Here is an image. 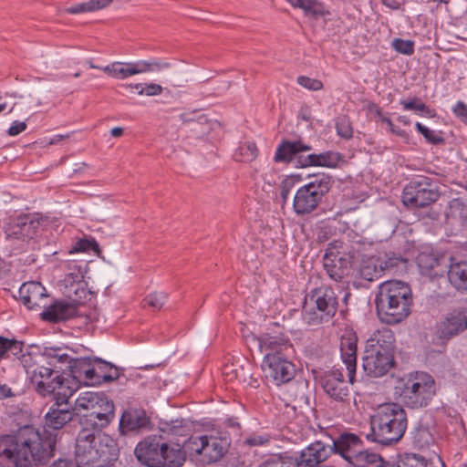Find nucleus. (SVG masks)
<instances>
[{"label":"nucleus","instance_id":"6e6d98bb","mask_svg":"<svg viewBox=\"0 0 467 467\" xmlns=\"http://www.w3.org/2000/svg\"><path fill=\"white\" fill-rule=\"evenodd\" d=\"M294 181L290 178H286L281 182L279 190L283 205H285L287 202L289 194L291 192L292 188L294 187Z\"/></svg>","mask_w":467,"mask_h":467},{"label":"nucleus","instance_id":"338daca9","mask_svg":"<svg viewBox=\"0 0 467 467\" xmlns=\"http://www.w3.org/2000/svg\"><path fill=\"white\" fill-rule=\"evenodd\" d=\"M0 393L5 398H10L14 396L11 388L5 384L0 386Z\"/></svg>","mask_w":467,"mask_h":467},{"label":"nucleus","instance_id":"49530a36","mask_svg":"<svg viewBox=\"0 0 467 467\" xmlns=\"http://www.w3.org/2000/svg\"><path fill=\"white\" fill-rule=\"evenodd\" d=\"M125 88H134L138 91L139 95H146V96H158L162 93V87L156 83H149L143 86L140 83L123 85Z\"/></svg>","mask_w":467,"mask_h":467},{"label":"nucleus","instance_id":"473e14b6","mask_svg":"<svg viewBox=\"0 0 467 467\" xmlns=\"http://www.w3.org/2000/svg\"><path fill=\"white\" fill-rule=\"evenodd\" d=\"M383 463L384 461L379 454L363 450V446L348 462L352 467H382Z\"/></svg>","mask_w":467,"mask_h":467},{"label":"nucleus","instance_id":"5701e85b","mask_svg":"<svg viewBox=\"0 0 467 467\" xmlns=\"http://www.w3.org/2000/svg\"><path fill=\"white\" fill-rule=\"evenodd\" d=\"M54 404L45 416L46 426L53 430H59L72 420L73 412L68 406V400H62L61 395L53 397Z\"/></svg>","mask_w":467,"mask_h":467},{"label":"nucleus","instance_id":"052dcab7","mask_svg":"<svg viewBox=\"0 0 467 467\" xmlns=\"http://www.w3.org/2000/svg\"><path fill=\"white\" fill-rule=\"evenodd\" d=\"M66 13L68 14H81L87 12H92L89 2L76 4L65 9Z\"/></svg>","mask_w":467,"mask_h":467},{"label":"nucleus","instance_id":"9d476101","mask_svg":"<svg viewBox=\"0 0 467 467\" xmlns=\"http://www.w3.org/2000/svg\"><path fill=\"white\" fill-rule=\"evenodd\" d=\"M308 179L294 196L293 210L297 216L310 215L317 211L335 184L333 176L325 172L310 175Z\"/></svg>","mask_w":467,"mask_h":467},{"label":"nucleus","instance_id":"cd10ccee","mask_svg":"<svg viewBox=\"0 0 467 467\" xmlns=\"http://www.w3.org/2000/svg\"><path fill=\"white\" fill-rule=\"evenodd\" d=\"M150 424V419L143 410L130 409L123 412L119 420V431L123 434L139 432Z\"/></svg>","mask_w":467,"mask_h":467},{"label":"nucleus","instance_id":"4d7b16f0","mask_svg":"<svg viewBox=\"0 0 467 467\" xmlns=\"http://www.w3.org/2000/svg\"><path fill=\"white\" fill-rule=\"evenodd\" d=\"M271 437L269 434L264 435H251L245 439L244 443L249 446H263L270 442Z\"/></svg>","mask_w":467,"mask_h":467},{"label":"nucleus","instance_id":"bb28decb","mask_svg":"<svg viewBox=\"0 0 467 467\" xmlns=\"http://www.w3.org/2000/svg\"><path fill=\"white\" fill-rule=\"evenodd\" d=\"M362 445L360 438L354 433H342L329 444L332 453L339 454L348 462Z\"/></svg>","mask_w":467,"mask_h":467},{"label":"nucleus","instance_id":"a18cd8bd","mask_svg":"<svg viewBox=\"0 0 467 467\" xmlns=\"http://www.w3.org/2000/svg\"><path fill=\"white\" fill-rule=\"evenodd\" d=\"M396 467H427V461L419 454L405 453L399 459Z\"/></svg>","mask_w":467,"mask_h":467},{"label":"nucleus","instance_id":"1a4fd4ad","mask_svg":"<svg viewBox=\"0 0 467 467\" xmlns=\"http://www.w3.org/2000/svg\"><path fill=\"white\" fill-rule=\"evenodd\" d=\"M394 394L410 409H420L429 405L435 395V381L425 372H411L400 378Z\"/></svg>","mask_w":467,"mask_h":467},{"label":"nucleus","instance_id":"4c0bfd02","mask_svg":"<svg viewBox=\"0 0 467 467\" xmlns=\"http://www.w3.org/2000/svg\"><path fill=\"white\" fill-rule=\"evenodd\" d=\"M450 214L458 221L462 231L467 234V203L460 199H453L450 202Z\"/></svg>","mask_w":467,"mask_h":467},{"label":"nucleus","instance_id":"dca6fc26","mask_svg":"<svg viewBox=\"0 0 467 467\" xmlns=\"http://www.w3.org/2000/svg\"><path fill=\"white\" fill-rule=\"evenodd\" d=\"M72 352L68 348L64 347H46L42 352V358L46 360L49 368L58 370L59 374L68 372L76 380L77 368L80 358H75L69 354Z\"/></svg>","mask_w":467,"mask_h":467},{"label":"nucleus","instance_id":"2eb2a0df","mask_svg":"<svg viewBox=\"0 0 467 467\" xmlns=\"http://www.w3.org/2000/svg\"><path fill=\"white\" fill-rule=\"evenodd\" d=\"M402 202L409 208H424L440 198L436 183L426 176L413 178L403 189Z\"/></svg>","mask_w":467,"mask_h":467},{"label":"nucleus","instance_id":"603ef678","mask_svg":"<svg viewBox=\"0 0 467 467\" xmlns=\"http://www.w3.org/2000/svg\"><path fill=\"white\" fill-rule=\"evenodd\" d=\"M405 262L400 254H396L394 253L386 254L385 258H380V263H382L383 272L386 269H393L398 267L401 263Z\"/></svg>","mask_w":467,"mask_h":467},{"label":"nucleus","instance_id":"f257e3e1","mask_svg":"<svg viewBox=\"0 0 467 467\" xmlns=\"http://www.w3.org/2000/svg\"><path fill=\"white\" fill-rule=\"evenodd\" d=\"M57 434L30 425L13 434L0 435V467H36L54 456Z\"/></svg>","mask_w":467,"mask_h":467},{"label":"nucleus","instance_id":"13d9d810","mask_svg":"<svg viewBox=\"0 0 467 467\" xmlns=\"http://www.w3.org/2000/svg\"><path fill=\"white\" fill-rule=\"evenodd\" d=\"M452 112L456 118L467 124V105L463 101H458L452 108Z\"/></svg>","mask_w":467,"mask_h":467},{"label":"nucleus","instance_id":"f704fd0d","mask_svg":"<svg viewBox=\"0 0 467 467\" xmlns=\"http://www.w3.org/2000/svg\"><path fill=\"white\" fill-rule=\"evenodd\" d=\"M294 8L302 9L306 16L315 18L323 17L328 14L323 3L318 0H286Z\"/></svg>","mask_w":467,"mask_h":467},{"label":"nucleus","instance_id":"a878e982","mask_svg":"<svg viewBox=\"0 0 467 467\" xmlns=\"http://www.w3.org/2000/svg\"><path fill=\"white\" fill-rule=\"evenodd\" d=\"M467 328V308L450 313L438 328L441 339H449Z\"/></svg>","mask_w":467,"mask_h":467},{"label":"nucleus","instance_id":"0eeeda50","mask_svg":"<svg viewBox=\"0 0 467 467\" xmlns=\"http://www.w3.org/2000/svg\"><path fill=\"white\" fill-rule=\"evenodd\" d=\"M396 337L389 327L374 331L366 341L363 368L373 378L385 376L395 362Z\"/></svg>","mask_w":467,"mask_h":467},{"label":"nucleus","instance_id":"ea45409f","mask_svg":"<svg viewBox=\"0 0 467 467\" xmlns=\"http://www.w3.org/2000/svg\"><path fill=\"white\" fill-rule=\"evenodd\" d=\"M258 155V148L253 141L241 143L234 153V159L240 162H251Z\"/></svg>","mask_w":467,"mask_h":467},{"label":"nucleus","instance_id":"b1692460","mask_svg":"<svg viewBox=\"0 0 467 467\" xmlns=\"http://www.w3.org/2000/svg\"><path fill=\"white\" fill-rule=\"evenodd\" d=\"M23 305L30 310L45 308L43 301L47 297L46 288L39 282L24 283L18 291Z\"/></svg>","mask_w":467,"mask_h":467},{"label":"nucleus","instance_id":"4468645a","mask_svg":"<svg viewBox=\"0 0 467 467\" xmlns=\"http://www.w3.org/2000/svg\"><path fill=\"white\" fill-rule=\"evenodd\" d=\"M104 405V412H89L80 419L81 426H97L104 428L109 424L114 418L115 406L112 400L100 392L88 391L81 393L75 401V409L92 410L98 405Z\"/></svg>","mask_w":467,"mask_h":467},{"label":"nucleus","instance_id":"7ed1b4c3","mask_svg":"<svg viewBox=\"0 0 467 467\" xmlns=\"http://www.w3.org/2000/svg\"><path fill=\"white\" fill-rule=\"evenodd\" d=\"M97 426H82L76 439L78 467H108L119 458L116 441Z\"/></svg>","mask_w":467,"mask_h":467},{"label":"nucleus","instance_id":"c756f323","mask_svg":"<svg viewBox=\"0 0 467 467\" xmlns=\"http://www.w3.org/2000/svg\"><path fill=\"white\" fill-rule=\"evenodd\" d=\"M77 316V306L75 304L66 301H56L52 305L45 307L41 313L42 320L51 323H58L70 319Z\"/></svg>","mask_w":467,"mask_h":467},{"label":"nucleus","instance_id":"412c9836","mask_svg":"<svg viewBox=\"0 0 467 467\" xmlns=\"http://www.w3.org/2000/svg\"><path fill=\"white\" fill-rule=\"evenodd\" d=\"M417 265L423 275L431 277L442 276L448 274L450 265L447 257L433 252H420L417 258Z\"/></svg>","mask_w":467,"mask_h":467},{"label":"nucleus","instance_id":"9b49d317","mask_svg":"<svg viewBox=\"0 0 467 467\" xmlns=\"http://www.w3.org/2000/svg\"><path fill=\"white\" fill-rule=\"evenodd\" d=\"M338 308V296L327 285L312 289L306 297L303 317L306 324L317 326L327 323L336 316Z\"/></svg>","mask_w":467,"mask_h":467},{"label":"nucleus","instance_id":"680f3d73","mask_svg":"<svg viewBox=\"0 0 467 467\" xmlns=\"http://www.w3.org/2000/svg\"><path fill=\"white\" fill-rule=\"evenodd\" d=\"M26 129V123L24 121L15 120L9 127L7 133L9 136H16Z\"/></svg>","mask_w":467,"mask_h":467},{"label":"nucleus","instance_id":"864d4df0","mask_svg":"<svg viewBox=\"0 0 467 467\" xmlns=\"http://www.w3.org/2000/svg\"><path fill=\"white\" fill-rule=\"evenodd\" d=\"M297 83L300 86L313 91L321 90L323 88L322 81L316 78H311L306 76H299L297 78Z\"/></svg>","mask_w":467,"mask_h":467},{"label":"nucleus","instance_id":"58836bf2","mask_svg":"<svg viewBox=\"0 0 467 467\" xmlns=\"http://www.w3.org/2000/svg\"><path fill=\"white\" fill-rule=\"evenodd\" d=\"M67 271L61 286L84 280V265L77 261H68L65 264Z\"/></svg>","mask_w":467,"mask_h":467},{"label":"nucleus","instance_id":"37998d69","mask_svg":"<svg viewBox=\"0 0 467 467\" xmlns=\"http://www.w3.org/2000/svg\"><path fill=\"white\" fill-rule=\"evenodd\" d=\"M42 358V353L40 355L33 354L26 351L25 355L19 357V362L23 366L27 375V379L32 376V370L42 366L40 364Z\"/></svg>","mask_w":467,"mask_h":467},{"label":"nucleus","instance_id":"7c9ffc66","mask_svg":"<svg viewBox=\"0 0 467 467\" xmlns=\"http://www.w3.org/2000/svg\"><path fill=\"white\" fill-rule=\"evenodd\" d=\"M62 291L76 306L84 305L94 298V293L88 288V283L85 280L64 285Z\"/></svg>","mask_w":467,"mask_h":467},{"label":"nucleus","instance_id":"393cba45","mask_svg":"<svg viewBox=\"0 0 467 467\" xmlns=\"http://www.w3.org/2000/svg\"><path fill=\"white\" fill-rule=\"evenodd\" d=\"M343 161L341 153L327 150L320 153H310L298 157V168L326 167L335 169Z\"/></svg>","mask_w":467,"mask_h":467},{"label":"nucleus","instance_id":"0e129e2a","mask_svg":"<svg viewBox=\"0 0 467 467\" xmlns=\"http://www.w3.org/2000/svg\"><path fill=\"white\" fill-rule=\"evenodd\" d=\"M113 0H89L92 12L107 7Z\"/></svg>","mask_w":467,"mask_h":467},{"label":"nucleus","instance_id":"2f4dec72","mask_svg":"<svg viewBox=\"0 0 467 467\" xmlns=\"http://www.w3.org/2000/svg\"><path fill=\"white\" fill-rule=\"evenodd\" d=\"M383 275L380 257H369L361 261L358 268V275L367 281L372 282Z\"/></svg>","mask_w":467,"mask_h":467},{"label":"nucleus","instance_id":"aec40b11","mask_svg":"<svg viewBox=\"0 0 467 467\" xmlns=\"http://www.w3.org/2000/svg\"><path fill=\"white\" fill-rule=\"evenodd\" d=\"M323 266L329 278L340 282L349 275L352 263L350 257L327 248L323 257Z\"/></svg>","mask_w":467,"mask_h":467},{"label":"nucleus","instance_id":"f3484780","mask_svg":"<svg viewBox=\"0 0 467 467\" xmlns=\"http://www.w3.org/2000/svg\"><path fill=\"white\" fill-rule=\"evenodd\" d=\"M332 454L329 443L316 441L302 450L299 453L290 455L295 467H321Z\"/></svg>","mask_w":467,"mask_h":467},{"label":"nucleus","instance_id":"f03ea898","mask_svg":"<svg viewBox=\"0 0 467 467\" xmlns=\"http://www.w3.org/2000/svg\"><path fill=\"white\" fill-rule=\"evenodd\" d=\"M257 340L265 354L263 369L266 380L278 387L290 382L296 375V366L289 360L295 352L290 339L283 333L265 332Z\"/></svg>","mask_w":467,"mask_h":467},{"label":"nucleus","instance_id":"423d86ee","mask_svg":"<svg viewBox=\"0 0 467 467\" xmlns=\"http://www.w3.org/2000/svg\"><path fill=\"white\" fill-rule=\"evenodd\" d=\"M408 428V416L402 405L388 402L378 406L370 419L368 440L389 446L400 441Z\"/></svg>","mask_w":467,"mask_h":467},{"label":"nucleus","instance_id":"c03bdc74","mask_svg":"<svg viewBox=\"0 0 467 467\" xmlns=\"http://www.w3.org/2000/svg\"><path fill=\"white\" fill-rule=\"evenodd\" d=\"M415 129L424 137L426 141L430 144L440 145L445 142V140L442 136V132L441 130L436 131L431 130L428 127L422 125L420 122L415 123Z\"/></svg>","mask_w":467,"mask_h":467},{"label":"nucleus","instance_id":"5fc2aeb1","mask_svg":"<svg viewBox=\"0 0 467 467\" xmlns=\"http://www.w3.org/2000/svg\"><path fill=\"white\" fill-rule=\"evenodd\" d=\"M382 123H385L388 128H389V130L390 133L403 139V140L408 143L409 140H410V134L405 131L404 130H401L398 127H396L392 120L389 118V117H382V120H381Z\"/></svg>","mask_w":467,"mask_h":467},{"label":"nucleus","instance_id":"20e7f679","mask_svg":"<svg viewBox=\"0 0 467 467\" xmlns=\"http://www.w3.org/2000/svg\"><path fill=\"white\" fill-rule=\"evenodd\" d=\"M375 306L377 316L382 323H401L411 313L413 296L410 286L399 280L381 283L376 294Z\"/></svg>","mask_w":467,"mask_h":467},{"label":"nucleus","instance_id":"e2e57ef3","mask_svg":"<svg viewBox=\"0 0 467 467\" xmlns=\"http://www.w3.org/2000/svg\"><path fill=\"white\" fill-rule=\"evenodd\" d=\"M10 348V339L0 336V359L8 357V349Z\"/></svg>","mask_w":467,"mask_h":467},{"label":"nucleus","instance_id":"bf43d9fd","mask_svg":"<svg viewBox=\"0 0 467 467\" xmlns=\"http://www.w3.org/2000/svg\"><path fill=\"white\" fill-rule=\"evenodd\" d=\"M8 352H11L12 355L19 360V357L26 353L24 351V342L14 338L10 339V348L8 349Z\"/></svg>","mask_w":467,"mask_h":467},{"label":"nucleus","instance_id":"4be33fe9","mask_svg":"<svg viewBox=\"0 0 467 467\" xmlns=\"http://www.w3.org/2000/svg\"><path fill=\"white\" fill-rule=\"evenodd\" d=\"M312 146L305 143L302 140H283L276 148L274 161L282 163H291L296 161V166L298 168V157L304 156L302 153L310 151Z\"/></svg>","mask_w":467,"mask_h":467},{"label":"nucleus","instance_id":"69168bd1","mask_svg":"<svg viewBox=\"0 0 467 467\" xmlns=\"http://www.w3.org/2000/svg\"><path fill=\"white\" fill-rule=\"evenodd\" d=\"M419 101H420V99L418 98L414 97L409 100L401 99L400 101V105H402L403 109L406 110H412V109L416 110Z\"/></svg>","mask_w":467,"mask_h":467},{"label":"nucleus","instance_id":"774afa93","mask_svg":"<svg viewBox=\"0 0 467 467\" xmlns=\"http://www.w3.org/2000/svg\"><path fill=\"white\" fill-rule=\"evenodd\" d=\"M50 467H73L72 463L66 460H57Z\"/></svg>","mask_w":467,"mask_h":467},{"label":"nucleus","instance_id":"3c124183","mask_svg":"<svg viewBox=\"0 0 467 467\" xmlns=\"http://www.w3.org/2000/svg\"><path fill=\"white\" fill-rule=\"evenodd\" d=\"M337 133L339 137L346 140L351 139L353 136V129L350 121L346 118H341L336 122Z\"/></svg>","mask_w":467,"mask_h":467},{"label":"nucleus","instance_id":"f8f14e48","mask_svg":"<svg viewBox=\"0 0 467 467\" xmlns=\"http://www.w3.org/2000/svg\"><path fill=\"white\" fill-rule=\"evenodd\" d=\"M29 387L39 396L61 395V400L70 399L76 391V388L69 385L68 379L58 373L57 369L42 365L32 370V376L28 378Z\"/></svg>","mask_w":467,"mask_h":467},{"label":"nucleus","instance_id":"e433bc0d","mask_svg":"<svg viewBox=\"0 0 467 467\" xmlns=\"http://www.w3.org/2000/svg\"><path fill=\"white\" fill-rule=\"evenodd\" d=\"M171 63L159 58H150L149 60L135 61L137 74L147 72H159L171 67Z\"/></svg>","mask_w":467,"mask_h":467},{"label":"nucleus","instance_id":"a19ab883","mask_svg":"<svg viewBox=\"0 0 467 467\" xmlns=\"http://www.w3.org/2000/svg\"><path fill=\"white\" fill-rule=\"evenodd\" d=\"M255 467H295L290 460V454H272L258 462Z\"/></svg>","mask_w":467,"mask_h":467},{"label":"nucleus","instance_id":"a211bd4d","mask_svg":"<svg viewBox=\"0 0 467 467\" xmlns=\"http://www.w3.org/2000/svg\"><path fill=\"white\" fill-rule=\"evenodd\" d=\"M320 384L325 393L333 400L340 403L349 400V387L340 369L333 368L325 371L320 377Z\"/></svg>","mask_w":467,"mask_h":467},{"label":"nucleus","instance_id":"72a5a7b5","mask_svg":"<svg viewBox=\"0 0 467 467\" xmlns=\"http://www.w3.org/2000/svg\"><path fill=\"white\" fill-rule=\"evenodd\" d=\"M448 278L457 290L467 291V262L451 264L448 269Z\"/></svg>","mask_w":467,"mask_h":467},{"label":"nucleus","instance_id":"c9c22d12","mask_svg":"<svg viewBox=\"0 0 467 467\" xmlns=\"http://www.w3.org/2000/svg\"><path fill=\"white\" fill-rule=\"evenodd\" d=\"M103 71L109 76L119 79H125L130 76L137 75L135 62H113L103 67Z\"/></svg>","mask_w":467,"mask_h":467},{"label":"nucleus","instance_id":"79ce46f5","mask_svg":"<svg viewBox=\"0 0 467 467\" xmlns=\"http://www.w3.org/2000/svg\"><path fill=\"white\" fill-rule=\"evenodd\" d=\"M90 251L94 252V254H96L97 255H99V254L101 253L99 244L93 237H84L78 239L70 250L71 253H87Z\"/></svg>","mask_w":467,"mask_h":467},{"label":"nucleus","instance_id":"39448f33","mask_svg":"<svg viewBox=\"0 0 467 467\" xmlns=\"http://www.w3.org/2000/svg\"><path fill=\"white\" fill-rule=\"evenodd\" d=\"M134 453L137 460L147 467H182L188 451L185 441L180 443L162 435H150L137 444Z\"/></svg>","mask_w":467,"mask_h":467},{"label":"nucleus","instance_id":"6ab92c4d","mask_svg":"<svg viewBox=\"0 0 467 467\" xmlns=\"http://www.w3.org/2000/svg\"><path fill=\"white\" fill-rule=\"evenodd\" d=\"M40 220L34 214H23L14 218L8 224L6 234L16 240L33 239L39 229Z\"/></svg>","mask_w":467,"mask_h":467},{"label":"nucleus","instance_id":"09e8293b","mask_svg":"<svg viewBox=\"0 0 467 467\" xmlns=\"http://www.w3.org/2000/svg\"><path fill=\"white\" fill-rule=\"evenodd\" d=\"M433 441L432 435L426 428L417 429L413 435V443L419 448L429 447Z\"/></svg>","mask_w":467,"mask_h":467},{"label":"nucleus","instance_id":"de8ad7c7","mask_svg":"<svg viewBox=\"0 0 467 467\" xmlns=\"http://www.w3.org/2000/svg\"><path fill=\"white\" fill-rule=\"evenodd\" d=\"M167 298L168 295L164 292H153L143 299V305L154 310H160L164 306Z\"/></svg>","mask_w":467,"mask_h":467},{"label":"nucleus","instance_id":"6e6552de","mask_svg":"<svg viewBox=\"0 0 467 467\" xmlns=\"http://www.w3.org/2000/svg\"><path fill=\"white\" fill-rule=\"evenodd\" d=\"M232 439L220 425L211 424L202 435H192L185 441V450L190 456H201L204 463L220 461L228 451Z\"/></svg>","mask_w":467,"mask_h":467},{"label":"nucleus","instance_id":"ddd939ff","mask_svg":"<svg viewBox=\"0 0 467 467\" xmlns=\"http://www.w3.org/2000/svg\"><path fill=\"white\" fill-rule=\"evenodd\" d=\"M78 367L76 380L90 386L113 382L120 377V370H122L112 363L97 357L80 358Z\"/></svg>","mask_w":467,"mask_h":467},{"label":"nucleus","instance_id":"c85d7f7f","mask_svg":"<svg viewBox=\"0 0 467 467\" xmlns=\"http://www.w3.org/2000/svg\"><path fill=\"white\" fill-rule=\"evenodd\" d=\"M356 334L344 335L340 340L341 358L348 372L349 381L352 382L357 368V347Z\"/></svg>","mask_w":467,"mask_h":467},{"label":"nucleus","instance_id":"8fccbe9b","mask_svg":"<svg viewBox=\"0 0 467 467\" xmlns=\"http://www.w3.org/2000/svg\"><path fill=\"white\" fill-rule=\"evenodd\" d=\"M414 41L404 40L402 38H394L392 41V47L399 53L410 56L414 53Z\"/></svg>","mask_w":467,"mask_h":467}]
</instances>
